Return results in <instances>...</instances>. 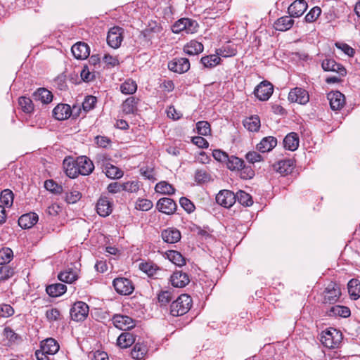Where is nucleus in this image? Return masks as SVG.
<instances>
[{
	"label": "nucleus",
	"mask_w": 360,
	"mask_h": 360,
	"mask_svg": "<svg viewBox=\"0 0 360 360\" xmlns=\"http://www.w3.org/2000/svg\"><path fill=\"white\" fill-rule=\"evenodd\" d=\"M216 202L224 207H230L236 202V195L231 191L222 190L217 195Z\"/></svg>",
	"instance_id": "obj_13"
},
{
	"label": "nucleus",
	"mask_w": 360,
	"mask_h": 360,
	"mask_svg": "<svg viewBox=\"0 0 360 360\" xmlns=\"http://www.w3.org/2000/svg\"><path fill=\"white\" fill-rule=\"evenodd\" d=\"M36 101H40L44 104H48L53 100L52 93L45 88H39L33 94Z\"/></svg>",
	"instance_id": "obj_29"
},
{
	"label": "nucleus",
	"mask_w": 360,
	"mask_h": 360,
	"mask_svg": "<svg viewBox=\"0 0 360 360\" xmlns=\"http://www.w3.org/2000/svg\"><path fill=\"white\" fill-rule=\"evenodd\" d=\"M243 126L250 131H258L260 128V119L257 115L247 117L243 121Z\"/></svg>",
	"instance_id": "obj_34"
},
{
	"label": "nucleus",
	"mask_w": 360,
	"mask_h": 360,
	"mask_svg": "<svg viewBox=\"0 0 360 360\" xmlns=\"http://www.w3.org/2000/svg\"><path fill=\"white\" fill-rule=\"evenodd\" d=\"M350 309L347 307L335 305L332 307L328 312V314L332 316H339L347 318L350 316Z\"/></svg>",
	"instance_id": "obj_40"
},
{
	"label": "nucleus",
	"mask_w": 360,
	"mask_h": 360,
	"mask_svg": "<svg viewBox=\"0 0 360 360\" xmlns=\"http://www.w3.org/2000/svg\"><path fill=\"white\" fill-rule=\"evenodd\" d=\"M328 99L332 110H339L345 105V96L340 91H333L328 94Z\"/></svg>",
	"instance_id": "obj_18"
},
{
	"label": "nucleus",
	"mask_w": 360,
	"mask_h": 360,
	"mask_svg": "<svg viewBox=\"0 0 360 360\" xmlns=\"http://www.w3.org/2000/svg\"><path fill=\"white\" fill-rule=\"evenodd\" d=\"M156 207L160 212L169 215L175 212L176 204L169 198H162L158 201Z\"/></svg>",
	"instance_id": "obj_15"
},
{
	"label": "nucleus",
	"mask_w": 360,
	"mask_h": 360,
	"mask_svg": "<svg viewBox=\"0 0 360 360\" xmlns=\"http://www.w3.org/2000/svg\"><path fill=\"white\" fill-rule=\"evenodd\" d=\"M308 6L304 0H295L288 8L290 17L298 18L304 14Z\"/></svg>",
	"instance_id": "obj_16"
},
{
	"label": "nucleus",
	"mask_w": 360,
	"mask_h": 360,
	"mask_svg": "<svg viewBox=\"0 0 360 360\" xmlns=\"http://www.w3.org/2000/svg\"><path fill=\"white\" fill-rule=\"evenodd\" d=\"M324 303L332 304L338 301L341 292L340 287L334 283H330L324 290Z\"/></svg>",
	"instance_id": "obj_11"
},
{
	"label": "nucleus",
	"mask_w": 360,
	"mask_h": 360,
	"mask_svg": "<svg viewBox=\"0 0 360 360\" xmlns=\"http://www.w3.org/2000/svg\"><path fill=\"white\" fill-rule=\"evenodd\" d=\"M18 103L23 112L26 113H30L34 110L32 101L30 98L22 96L19 98Z\"/></svg>",
	"instance_id": "obj_51"
},
{
	"label": "nucleus",
	"mask_w": 360,
	"mask_h": 360,
	"mask_svg": "<svg viewBox=\"0 0 360 360\" xmlns=\"http://www.w3.org/2000/svg\"><path fill=\"white\" fill-rule=\"evenodd\" d=\"M67 290V287L63 283H55L49 285L46 287V291L47 294L53 297H58L63 295Z\"/></svg>",
	"instance_id": "obj_33"
},
{
	"label": "nucleus",
	"mask_w": 360,
	"mask_h": 360,
	"mask_svg": "<svg viewBox=\"0 0 360 360\" xmlns=\"http://www.w3.org/2000/svg\"><path fill=\"white\" fill-rule=\"evenodd\" d=\"M112 323L116 328L122 330H129L135 326L134 321L131 317L120 314L113 316Z\"/></svg>",
	"instance_id": "obj_14"
},
{
	"label": "nucleus",
	"mask_w": 360,
	"mask_h": 360,
	"mask_svg": "<svg viewBox=\"0 0 360 360\" xmlns=\"http://www.w3.org/2000/svg\"><path fill=\"white\" fill-rule=\"evenodd\" d=\"M70 313L73 321H84L88 316L89 306L84 302H77L72 305Z\"/></svg>",
	"instance_id": "obj_6"
},
{
	"label": "nucleus",
	"mask_w": 360,
	"mask_h": 360,
	"mask_svg": "<svg viewBox=\"0 0 360 360\" xmlns=\"http://www.w3.org/2000/svg\"><path fill=\"white\" fill-rule=\"evenodd\" d=\"M139 269L149 277L158 278L160 269L153 262H145L139 264Z\"/></svg>",
	"instance_id": "obj_31"
},
{
	"label": "nucleus",
	"mask_w": 360,
	"mask_h": 360,
	"mask_svg": "<svg viewBox=\"0 0 360 360\" xmlns=\"http://www.w3.org/2000/svg\"><path fill=\"white\" fill-rule=\"evenodd\" d=\"M168 68L171 71L182 74L190 69V62L186 58H176L168 63Z\"/></svg>",
	"instance_id": "obj_10"
},
{
	"label": "nucleus",
	"mask_w": 360,
	"mask_h": 360,
	"mask_svg": "<svg viewBox=\"0 0 360 360\" xmlns=\"http://www.w3.org/2000/svg\"><path fill=\"white\" fill-rule=\"evenodd\" d=\"M227 167L232 171H239L243 167H244V161L243 160L232 155L229 157L226 160Z\"/></svg>",
	"instance_id": "obj_42"
},
{
	"label": "nucleus",
	"mask_w": 360,
	"mask_h": 360,
	"mask_svg": "<svg viewBox=\"0 0 360 360\" xmlns=\"http://www.w3.org/2000/svg\"><path fill=\"white\" fill-rule=\"evenodd\" d=\"M288 100L292 103L304 105L309 102V95L305 89L295 87L289 92Z\"/></svg>",
	"instance_id": "obj_8"
},
{
	"label": "nucleus",
	"mask_w": 360,
	"mask_h": 360,
	"mask_svg": "<svg viewBox=\"0 0 360 360\" xmlns=\"http://www.w3.org/2000/svg\"><path fill=\"white\" fill-rule=\"evenodd\" d=\"M167 257L173 264L182 266L186 264L185 258L182 255L176 250H169L167 252Z\"/></svg>",
	"instance_id": "obj_41"
},
{
	"label": "nucleus",
	"mask_w": 360,
	"mask_h": 360,
	"mask_svg": "<svg viewBox=\"0 0 360 360\" xmlns=\"http://www.w3.org/2000/svg\"><path fill=\"white\" fill-rule=\"evenodd\" d=\"M195 181L198 184H207L213 181V179L205 169H197L195 173Z\"/></svg>",
	"instance_id": "obj_44"
},
{
	"label": "nucleus",
	"mask_w": 360,
	"mask_h": 360,
	"mask_svg": "<svg viewBox=\"0 0 360 360\" xmlns=\"http://www.w3.org/2000/svg\"><path fill=\"white\" fill-rule=\"evenodd\" d=\"M122 190L130 193H136L139 190V184L138 181H129L122 184Z\"/></svg>",
	"instance_id": "obj_64"
},
{
	"label": "nucleus",
	"mask_w": 360,
	"mask_h": 360,
	"mask_svg": "<svg viewBox=\"0 0 360 360\" xmlns=\"http://www.w3.org/2000/svg\"><path fill=\"white\" fill-rule=\"evenodd\" d=\"M342 340V334L335 328H330L322 332L320 341L326 347L334 349L338 347Z\"/></svg>",
	"instance_id": "obj_3"
},
{
	"label": "nucleus",
	"mask_w": 360,
	"mask_h": 360,
	"mask_svg": "<svg viewBox=\"0 0 360 360\" xmlns=\"http://www.w3.org/2000/svg\"><path fill=\"white\" fill-rule=\"evenodd\" d=\"M292 163L290 160H284L278 162L274 165L276 172L282 175H286L292 171Z\"/></svg>",
	"instance_id": "obj_37"
},
{
	"label": "nucleus",
	"mask_w": 360,
	"mask_h": 360,
	"mask_svg": "<svg viewBox=\"0 0 360 360\" xmlns=\"http://www.w3.org/2000/svg\"><path fill=\"white\" fill-rule=\"evenodd\" d=\"M277 145V139L271 136L263 138L257 145V149L260 153L271 151Z\"/></svg>",
	"instance_id": "obj_24"
},
{
	"label": "nucleus",
	"mask_w": 360,
	"mask_h": 360,
	"mask_svg": "<svg viewBox=\"0 0 360 360\" xmlns=\"http://www.w3.org/2000/svg\"><path fill=\"white\" fill-rule=\"evenodd\" d=\"M245 158L250 163L259 162L263 160L262 156L256 151H250L245 155Z\"/></svg>",
	"instance_id": "obj_61"
},
{
	"label": "nucleus",
	"mask_w": 360,
	"mask_h": 360,
	"mask_svg": "<svg viewBox=\"0 0 360 360\" xmlns=\"http://www.w3.org/2000/svg\"><path fill=\"white\" fill-rule=\"evenodd\" d=\"M283 145L285 149L294 151L299 146V137L295 132L289 133L283 139Z\"/></svg>",
	"instance_id": "obj_28"
},
{
	"label": "nucleus",
	"mask_w": 360,
	"mask_h": 360,
	"mask_svg": "<svg viewBox=\"0 0 360 360\" xmlns=\"http://www.w3.org/2000/svg\"><path fill=\"white\" fill-rule=\"evenodd\" d=\"M41 349L44 351V353L53 355L58 351L59 345L54 339L47 338L41 342Z\"/></svg>",
	"instance_id": "obj_27"
},
{
	"label": "nucleus",
	"mask_w": 360,
	"mask_h": 360,
	"mask_svg": "<svg viewBox=\"0 0 360 360\" xmlns=\"http://www.w3.org/2000/svg\"><path fill=\"white\" fill-rule=\"evenodd\" d=\"M14 195L10 189H5L1 191L0 195L1 202L10 207L13 202Z\"/></svg>",
	"instance_id": "obj_49"
},
{
	"label": "nucleus",
	"mask_w": 360,
	"mask_h": 360,
	"mask_svg": "<svg viewBox=\"0 0 360 360\" xmlns=\"http://www.w3.org/2000/svg\"><path fill=\"white\" fill-rule=\"evenodd\" d=\"M161 236L162 240L167 243L173 244L181 240V236L180 231L176 228H168L162 231Z\"/></svg>",
	"instance_id": "obj_20"
},
{
	"label": "nucleus",
	"mask_w": 360,
	"mask_h": 360,
	"mask_svg": "<svg viewBox=\"0 0 360 360\" xmlns=\"http://www.w3.org/2000/svg\"><path fill=\"white\" fill-rule=\"evenodd\" d=\"M191 306V297L186 294H182L172 302L170 306V314L173 316H182L189 311Z\"/></svg>",
	"instance_id": "obj_2"
},
{
	"label": "nucleus",
	"mask_w": 360,
	"mask_h": 360,
	"mask_svg": "<svg viewBox=\"0 0 360 360\" xmlns=\"http://www.w3.org/2000/svg\"><path fill=\"white\" fill-rule=\"evenodd\" d=\"M122 111L125 114H134L137 111V100L134 97H129L122 103Z\"/></svg>",
	"instance_id": "obj_38"
},
{
	"label": "nucleus",
	"mask_w": 360,
	"mask_h": 360,
	"mask_svg": "<svg viewBox=\"0 0 360 360\" xmlns=\"http://www.w3.org/2000/svg\"><path fill=\"white\" fill-rule=\"evenodd\" d=\"M60 313L56 308L49 309L46 312V317L49 321L53 322L60 319Z\"/></svg>",
	"instance_id": "obj_62"
},
{
	"label": "nucleus",
	"mask_w": 360,
	"mask_h": 360,
	"mask_svg": "<svg viewBox=\"0 0 360 360\" xmlns=\"http://www.w3.org/2000/svg\"><path fill=\"white\" fill-rule=\"evenodd\" d=\"M65 172L70 178H76L79 174L77 172V165H76V160L72 158H66L63 162Z\"/></svg>",
	"instance_id": "obj_26"
},
{
	"label": "nucleus",
	"mask_w": 360,
	"mask_h": 360,
	"mask_svg": "<svg viewBox=\"0 0 360 360\" xmlns=\"http://www.w3.org/2000/svg\"><path fill=\"white\" fill-rule=\"evenodd\" d=\"M13 308L7 304H3L0 305V316L1 317H10L14 314Z\"/></svg>",
	"instance_id": "obj_63"
},
{
	"label": "nucleus",
	"mask_w": 360,
	"mask_h": 360,
	"mask_svg": "<svg viewBox=\"0 0 360 360\" xmlns=\"http://www.w3.org/2000/svg\"><path fill=\"white\" fill-rule=\"evenodd\" d=\"M13 257V250L9 248H3L0 250V265L8 264Z\"/></svg>",
	"instance_id": "obj_50"
},
{
	"label": "nucleus",
	"mask_w": 360,
	"mask_h": 360,
	"mask_svg": "<svg viewBox=\"0 0 360 360\" xmlns=\"http://www.w3.org/2000/svg\"><path fill=\"white\" fill-rule=\"evenodd\" d=\"M112 205L106 197H101L97 202L96 211L101 217H107L112 212Z\"/></svg>",
	"instance_id": "obj_25"
},
{
	"label": "nucleus",
	"mask_w": 360,
	"mask_h": 360,
	"mask_svg": "<svg viewBox=\"0 0 360 360\" xmlns=\"http://www.w3.org/2000/svg\"><path fill=\"white\" fill-rule=\"evenodd\" d=\"M235 195L236 199L243 205L250 206L253 202L251 195L243 191H239Z\"/></svg>",
	"instance_id": "obj_52"
},
{
	"label": "nucleus",
	"mask_w": 360,
	"mask_h": 360,
	"mask_svg": "<svg viewBox=\"0 0 360 360\" xmlns=\"http://www.w3.org/2000/svg\"><path fill=\"white\" fill-rule=\"evenodd\" d=\"M58 278L62 282L72 283L77 279L78 276L76 271L72 269H69L60 272L58 274Z\"/></svg>",
	"instance_id": "obj_43"
},
{
	"label": "nucleus",
	"mask_w": 360,
	"mask_h": 360,
	"mask_svg": "<svg viewBox=\"0 0 360 360\" xmlns=\"http://www.w3.org/2000/svg\"><path fill=\"white\" fill-rule=\"evenodd\" d=\"M74 57L77 59H86L90 54V49L84 42H77L71 49Z\"/></svg>",
	"instance_id": "obj_17"
},
{
	"label": "nucleus",
	"mask_w": 360,
	"mask_h": 360,
	"mask_svg": "<svg viewBox=\"0 0 360 360\" xmlns=\"http://www.w3.org/2000/svg\"><path fill=\"white\" fill-rule=\"evenodd\" d=\"M216 53L219 56L227 58L236 56L237 50L233 45L226 44L217 49Z\"/></svg>",
	"instance_id": "obj_45"
},
{
	"label": "nucleus",
	"mask_w": 360,
	"mask_h": 360,
	"mask_svg": "<svg viewBox=\"0 0 360 360\" xmlns=\"http://www.w3.org/2000/svg\"><path fill=\"white\" fill-rule=\"evenodd\" d=\"M172 298V293L169 290L160 291L158 295V300L161 305H166Z\"/></svg>",
	"instance_id": "obj_59"
},
{
	"label": "nucleus",
	"mask_w": 360,
	"mask_h": 360,
	"mask_svg": "<svg viewBox=\"0 0 360 360\" xmlns=\"http://www.w3.org/2000/svg\"><path fill=\"white\" fill-rule=\"evenodd\" d=\"M38 215L34 212L22 214L18 219V224L22 229H30L38 221Z\"/></svg>",
	"instance_id": "obj_23"
},
{
	"label": "nucleus",
	"mask_w": 360,
	"mask_h": 360,
	"mask_svg": "<svg viewBox=\"0 0 360 360\" xmlns=\"http://www.w3.org/2000/svg\"><path fill=\"white\" fill-rule=\"evenodd\" d=\"M152 207L153 202L148 199H139L135 204V208L141 211H148Z\"/></svg>",
	"instance_id": "obj_57"
},
{
	"label": "nucleus",
	"mask_w": 360,
	"mask_h": 360,
	"mask_svg": "<svg viewBox=\"0 0 360 360\" xmlns=\"http://www.w3.org/2000/svg\"><path fill=\"white\" fill-rule=\"evenodd\" d=\"M96 102V97L94 96H86L82 103L83 110L86 112L90 111L95 107Z\"/></svg>",
	"instance_id": "obj_56"
},
{
	"label": "nucleus",
	"mask_w": 360,
	"mask_h": 360,
	"mask_svg": "<svg viewBox=\"0 0 360 360\" xmlns=\"http://www.w3.org/2000/svg\"><path fill=\"white\" fill-rule=\"evenodd\" d=\"M321 13V9L318 6H315L309 11L304 19L307 22H314L319 17Z\"/></svg>",
	"instance_id": "obj_58"
},
{
	"label": "nucleus",
	"mask_w": 360,
	"mask_h": 360,
	"mask_svg": "<svg viewBox=\"0 0 360 360\" xmlns=\"http://www.w3.org/2000/svg\"><path fill=\"white\" fill-rule=\"evenodd\" d=\"M189 277L187 274L181 271H176L170 277V282L174 287L183 288L189 283Z\"/></svg>",
	"instance_id": "obj_21"
},
{
	"label": "nucleus",
	"mask_w": 360,
	"mask_h": 360,
	"mask_svg": "<svg viewBox=\"0 0 360 360\" xmlns=\"http://www.w3.org/2000/svg\"><path fill=\"white\" fill-rule=\"evenodd\" d=\"M294 24V20L290 16H283L278 18L274 22V27L276 30L285 32L290 30Z\"/></svg>",
	"instance_id": "obj_30"
},
{
	"label": "nucleus",
	"mask_w": 360,
	"mask_h": 360,
	"mask_svg": "<svg viewBox=\"0 0 360 360\" xmlns=\"http://www.w3.org/2000/svg\"><path fill=\"white\" fill-rule=\"evenodd\" d=\"M196 129L199 134L207 136L210 134V124L207 121H200L196 124Z\"/></svg>",
	"instance_id": "obj_55"
},
{
	"label": "nucleus",
	"mask_w": 360,
	"mask_h": 360,
	"mask_svg": "<svg viewBox=\"0 0 360 360\" xmlns=\"http://www.w3.org/2000/svg\"><path fill=\"white\" fill-rule=\"evenodd\" d=\"M15 274V270L10 266L1 265L0 266V281H6L12 277Z\"/></svg>",
	"instance_id": "obj_53"
},
{
	"label": "nucleus",
	"mask_w": 360,
	"mask_h": 360,
	"mask_svg": "<svg viewBox=\"0 0 360 360\" xmlns=\"http://www.w3.org/2000/svg\"><path fill=\"white\" fill-rule=\"evenodd\" d=\"M181 206L188 212L191 213L195 210L194 204L187 198L181 197L179 200Z\"/></svg>",
	"instance_id": "obj_60"
},
{
	"label": "nucleus",
	"mask_w": 360,
	"mask_h": 360,
	"mask_svg": "<svg viewBox=\"0 0 360 360\" xmlns=\"http://www.w3.org/2000/svg\"><path fill=\"white\" fill-rule=\"evenodd\" d=\"M137 89L136 83L132 79H127L120 86V90L124 94H133Z\"/></svg>",
	"instance_id": "obj_47"
},
{
	"label": "nucleus",
	"mask_w": 360,
	"mask_h": 360,
	"mask_svg": "<svg viewBox=\"0 0 360 360\" xmlns=\"http://www.w3.org/2000/svg\"><path fill=\"white\" fill-rule=\"evenodd\" d=\"M117 345L121 348H127L135 342L134 335L130 333H123L117 338Z\"/></svg>",
	"instance_id": "obj_36"
},
{
	"label": "nucleus",
	"mask_w": 360,
	"mask_h": 360,
	"mask_svg": "<svg viewBox=\"0 0 360 360\" xmlns=\"http://www.w3.org/2000/svg\"><path fill=\"white\" fill-rule=\"evenodd\" d=\"M321 67L324 71H331L339 73L341 76L346 75V69L340 64L337 63L333 59L326 58L323 60Z\"/></svg>",
	"instance_id": "obj_19"
},
{
	"label": "nucleus",
	"mask_w": 360,
	"mask_h": 360,
	"mask_svg": "<svg viewBox=\"0 0 360 360\" xmlns=\"http://www.w3.org/2000/svg\"><path fill=\"white\" fill-rule=\"evenodd\" d=\"M96 160V164L102 168L103 172H105L108 178L115 179H120L123 176V172L116 166L112 165L106 155H97Z\"/></svg>",
	"instance_id": "obj_1"
},
{
	"label": "nucleus",
	"mask_w": 360,
	"mask_h": 360,
	"mask_svg": "<svg viewBox=\"0 0 360 360\" xmlns=\"http://www.w3.org/2000/svg\"><path fill=\"white\" fill-rule=\"evenodd\" d=\"M44 187L46 190L55 194H59L63 192V187L52 179L46 180L44 182Z\"/></svg>",
	"instance_id": "obj_54"
},
{
	"label": "nucleus",
	"mask_w": 360,
	"mask_h": 360,
	"mask_svg": "<svg viewBox=\"0 0 360 360\" xmlns=\"http://www.w3.org/2000/svg\"><path fill=\"white\" fill-rule=\"evenodd\" d=\"M70 106L68 104H58L53 110V116L58 120H65L70 117Z\"/></svg>",
	"instance_id": "obj_22"
},
{
	"label": "nucleus",
	"mask_w": 360,
	"mask_h": 360,
	"mask_svg": "<svg viewBox=\"0 0 360 360\" xmlns=\"http://www.w3.org/2000/svg\"><path fill=\"white\" fill-rule=\"evenodd\" d=\"M184 51L190 56L198 55L203 51V45L200 42L192 40L184 46Z\"/></svg>",
	"instance_id": "obj_32"
},
{
	"label": "nucleus",
	"mask_w": 360,
	"mask_h": 360,
	"mask_svg": "<svg viewBox=\"0 0 360 360\" xmlns=\"http://www.w3.org/2000/svg\"><path fill=\"white\" fill-rule=\"evenodd\" d=\"M123 37L122 28L119 27H113L109 30L107 36V42L110 47L117 49L120 46Z\"/></svg>",
	"instance_id": "obj_9"
},
{
	"label": "nucleus",
	"mask_w": 360,
	"mask_h": 360,
	"mask_svg": "<svg viewBox=\"0 0 360 360\" xmlns=\"http://www.w3.org/2000/svg\"><path fill=\"white\" fill-rule=\"evenodd\" d=\"M112 285L115 291L122 295H129L134 290V287L130 280L123 277L116 278L112 281Z\"/></svg>",
	"instance_id": "obj_5"
},
{
	"label": "nucleus",
	"mask_w": 360,
	"mask_h": 360,
	"mask_svg": "<svg viewBox=\"0 0 360 360\" xmlns=\"http://www.w3.org/2000/svg\"><path fill=\"white\" fill-rule=\"evenodd\" d=\"M146 352L147 349L145 345L136 343L131 350V355L133 359L140 360L144 357Z\"/></svg>",
	"instance_id": "obj_48"
},
{
	"label": "nucleus",
	"mask_w": 360,
	"mask_h": 360,
	"mask_svg": "<svg viewBox=\"0 0 360 360\" xmlns=\"http://www.w3.org/2000/svg\"><path fill=\"white\" fill-rule=\"evenodd\" d=\"M76 165H77L78 174L82 175H89L94 169L92 161L86 156L78 157L76 160Z\"/></svg>",
	"instance_id": "obj_12"
},
{
	"label": "nucleus",
	"mask_w": 360,
	"mask_h": 360,
	"mask_svg": "<svg viewBox=\"0 0 360 360\" xmlns=\"http://www.w3.org/2000/svg\"><path fill=\"white\" fill-rule=\"evenodd\" d=\"M348 292L352 300L360 297V281L357 279H351L347 284Z\"/></svg>",
	"instance_id": "obj_35"
},
{
	"label": "nucleus",
	"mask_w": 360,
	"mask_h": 360,
	"mask_svg": "<svg viewBox=\"0 0 360 360\" xmlns=\"http://www.w3.org/2000/svg\"><path fill=\"white\" fill-rule=\"evenodd\" d=\"M155 190L157 193L163 195H172L175 193L173 186L165 181H162L155 185Z\"/></svg>",
	"instance_id": "obj_39"
},
{
	"label": "nucleus",
	"mask_w": 360,
	"mask_h": 360,
	"mask_svg": "<svg viewBox=\"0 0 360 360\" xmlns=\"http://www.w3.org/2000/svg\"><path fill=\"white\" fill-rule=\"evenodd\" d=\"M198 27L196 21L189 18H181L172 25V30L174 33L184 31L186 34H193L197 32Z\"/></svg>",
	"instance_id": "obj_4"
},
{
	"label": "nucleus",
	"mask_w": 360,
	"mask_h": 360,
	"mask_svg": "<svg viewBox=\"0 0 360 360\" xmlns=\"http://www.w3.org/2000/svg\"><path fill=\"white\" fill-rule=\"evenodd\" d=\"M201 63L205 68H213L220 63V56L217 53L215 55H210L202 57L200 60Z\"/></svg>",
	"instance_id": "obj_46"
},
{
	"label": "nucleus",
	"mask_w": 360,
	"mask_h": 360,
	"mask_svg": "<svg viewBox=\"0 0 360 360\" xmlns=\"http://www.w3.org/2000/svg\"><path fill=\"white\" fill-rule=\"evenodd\" d=\"M273 91V85L267 81H263L257 86L254 91V94L259 100L265 101L271 97Z\"/></svg>",
	"instance_id": "obj_7"
}]
</instances>
